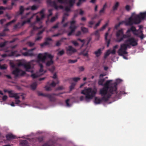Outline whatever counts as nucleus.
Returning a JSON list of instances; mask_svg holds the SVG:
<instances>
[{
  "label": "nucleus",
  "mask_w": 146,
  "mask_h": 146,
  "mask_svg": "<svg viewBox=\"0 0 146 146\" xmlns=\"http://www.w3.org/2000/svg\"><path fill=\"white\" fill-rule=\"evenodd\" d=\"M112 81L111 80H108L106 81L104 85L103 88L108 90L110 92H112L115 93V97L119 98L122 94H125V92L123 91H117V83L116 82L110 85V83Z\"/></svg>",
  "instance_id": "f257e3e1"
},
{
  "label": "nucleus",
  "mask_w": 146,
  "mask_h": 146,
  "mask_svg": "<svg viewBox=\"0 0 146 146\" xmlns=\"http://www.w3.org/2000/svg\"><path fill=\"white\" fill-rule=\"evenodd\" d=\"M97 91L96 88L92 89L91 88L82 90L81 93L86 95L85 97L82 96L80 97V100L82 101L84 100L87 102H89L90 99H92L95 95Z\"/></svg>",
  "instance_id": "f03ea898"
},
{
  "label": "nucleus",
  "mask_w": 146,
  "mask_h": 146,
  "mask_svg": "<svg viewBox=\"0 0 146 146\" xmlns=\"http://www.w3.org/2000/svg\"><path fill=\"white\" fill-rule=\"evenodd\" d=\"M100 94L102 97V99L106 101H108L112 94H115L113 92H110L108 90L103 88L100 89Z\"/></svg>",
  "instance_id": "7ed1b4c3"
},
{
  "label": "nucleus",
  "mask_w": 146,
  "mask_h": 146,
  "mask_svg": "<svg viewBox=\"0 0 146 146\" xmlns=\"http://www.w3.org/2000/svg\"><path fill=\"white\" fill-rule=\"evenodd\" d=\"M47 57L49 58L50 60H53V56L47 53H45L44 56H43L42 54L41 53L39 54L37 58L38 60L44 62Z\"/></svg>",
  "instance_id": "20e7f679"
},
{
  "label": "nucleus",
  "mask_w": 146,
  "mask_h": 146,
  "mask_svg": "<svg viewBox=\"0 0 146 146\" xmlns=\"http://www.w3.org/2000/svg\"><path fill=\"white\" fill-rule=\"evenodd\" d=\"M76 21H75L72 20L70 21V26L69 27V29H70V31L68 33V35L70 36L72 35V33H74L77 27L75 25Z\"/></svg>",
  "instance_id": "39448f33"
},
{
  "label": "nucleus",
  "mask_w": 146,
  "mask_h": 146,
  "mask_svg": "<svg viewBox=\"0 0 146 146\" xmlns=\"http://www.w3.org/2000/svg\"><path fill=\"white\" fill-rule=\"evenodd\" d=\"M38 95L39 96H42L44 97H47L51 102H54L56 100V98L52 96L51 94H44L41 93L40 92H38Z\"/></svg>",
  "instance_id": "423d86ee"
},
{
  "label": "nucleus",
  "mask_w": 146,
  "mask_h": 146,
  "mask_svg": "<svg viewBox=\"0 0 146 146\" xmlns=\"http://www.w3.org/2000/svg\"><path fill=\"white\" fill-rule=\"evenodd\" d=\"M13 74L15 75L16 76H18L19 75L22 76L25 74V72L19 69L16 68L12 72Z\"/></svg>",
  "instance_id": "0eeeda50"
},
{
  "label": "nucleus",
  "mask_w": 146,
  "mask_h": 146,
  "mask_svg": "<svg viewBox=\"0 0 146 146\" xmlns=\"http://www.w3.org/2000/svg\"><path fill=\"white\" fill-rule=\"evenodd\" d=\"M125 42L126 43H129V44L133 46H136L137 45V41L133 37L128 38L125 40Z\"/></svg>",
  "instance_id": "6e6552de"
},
{
  "label": "nucleus",
  "mask_w": 146,
  "mask_h": 146,
  "mask_svg": "<svg viewBox=\"0 0 146 146\" xmlns=\"http://www.w3.org/2000/svg\"><path fill=\"white\" fill-rule=\"evenodd\" d=\"M66 53L68 55H71L77 52L76 50L71 46H69L66 48Z\"/></svg>",
  "instance_id": "1a4fd4ad"
},
{
  "label": "nucleus",
  "mask_w": 146,
  "mask_h": 146,
  "mask_svg": "<svg viewBox=\"0 0 146 146\" xmlns=\"http://www.w3.org/2000/svg\"><path fill=\"white\" fill-rule=\"evenodd\" d=\"M75 0H58L57 1L61 3L69 4L70 7L72 6L75 2Z\"/></svg>",
  "instance_id": "9d476101"
},
{
  "label": "nucleus",
  "mask_w": 146,
  "mask_h": 146,
  "mask_svg": "<svg viewBox=\"0 0 146 146\" xmlns=\"http://www.w3.org/2000/svg\"><path fill=\"white\" fill-rule=\"evenodd\" d=\"M35 49V48H33L28 50L27 51L25 52L22 53V54L25 56L32 57L35 56L33 51Z\"/></svg>",
  "instance_id": "9b49d317"
},
{
  "label": "nucleus",
  "mask_w": 146,
  "mask_h": 146,
  "mask_svg": "<svg viewBox=\"0 0 146 146\" xmlns=\"http://www.w3.org/2000/svg\"><path fill=\"white\" fill-rule=\"evenodd\" d=\"M131 31H132L134 35H136L137 36H138V34L136 33L138 32V30L136 29L135 27L133 26H131V27L130 28L128 29L127 31V33H130V32Z\"/></svg>",
  "instance_id": "f8f14e48"
},
{
  "label": "nucleus",
  "mask_w": 146,
  "mask_h": 146,
  "mask_svg": "<svg viewBox=\"0 0 146 146\" xmlns=\"http://www.w3.org/2000/svg\"><path fill=\"white\" fill-rule=\"evenodd\" d=\"M35 23H31L30 25V27H32L33 28V29L31 30L30 33L31 35V36L33 35L34 34V31H35L40 29L42 27V26H41L39 27H37L35 25Z\"/></svg>",
  "instance_id": "ddd939ff"
},
{
  "label": "nucleus",
  "mask_w": 146,
  "mask_h": 146,
  "mask_svg": "<svg viewBox=\"0 0 146 146\" xmlns=\"http://www.w3.org/2000/svg\"><path fill=\"white\" fill-rule=\"evenodd\" d=\"M126 34H124L123 33L121 37L117 40V41L119 42H121L122 41L124 38H129L131 37V34L129 33H127V31L126 33Z\"/></svg>",
  "instance_id": "4468645a"
},
{
  "label": "nucleus",
  "mask_w": 146,
  "mask_h": 146,
  "mask_svg": "<svg viewBox=\"0 0 146 146\" xmlns=\"http://www.w3.org/2000/svg\"><path fill=\"white\" fill-rule=\"evenodd\" d=\"M124 23L126 26H131L133 24H134L133 18L132 17H130L128 19V20L124 21Z\"/></svg>",
  "instance_id": "2eb2a0df"
},
{
  "label": "nucleus",
  "mask_w": 146,
  "mask_h": 146,
  "mask_svg": "<svg viewBox=\"0 0 146 146\" xmlns=\"http://www.w3.org/2000/svg\"><path fill=\"white\" fill-rule=\"evenodd\" d=\"M133 18L135 24H138L141 22V19L139 15H135Z\"/></svg>",
  "instance_id": "dca6fc26"
},
{
  "label": "nucleus",
  "mask_w": 146,
  "mask_h": 146,
  "mask_svg": "<svg viewBox=\"0 0 146 146\" xmlns=\"http://www.w3.org/2000/svg\"><path fill=\"white\" fill-rule=\"evenodd\" d=\"M123 33V29H121L118 30L116 33V36L118 39L121 37Z\"/></svg>",
  "instance_id": "f3484780"
},
{
  "label": "nucleus",
  "mask_w": 146,
  "mask_h": 146,
  "mask_svg": "<svg viewBox=\"0 0 146 146\" xmlns=\"http://www.w3.org/2000/svg\"><path fill=\"white\" fill-rule=\"evenodd\" d=\"M107 101H106L102 99V97L101 98L96 97L95 98L94 102L96 104H100L102 102H106Z\"/></svg>",
  "instance_id": "a211bd4d"
},
{
  "label": "nucleus",
  "mask_w": 146,
  "mask_h": 146,
  "mask_svg": "<svg viewBox=\"0 0 146 146\" xmlns=\"http://www.w3.org/2000/svg\"><path fill=\"white\" fill-rule=\"evenodd\" d=\"M52 40V39L50 38H46L45 39V42L40 44L41 47H43L45 46L49 45V41H50Z\"/></svg>",
  "instance_id": "6ab92c4d"
},
{
  "label": "nucleus",
  "mask_w": 146,
  "mask_h": 146,
  "mask_svg": "<svg viewBox=\"0 0 146 146\" xmlns=\"http://www.w3.org/2000/svg\"><path fill=\"white\" fill-rule=\"evenodd\" d=\"M88 52L89 49L86 48L85 49L82 50L80 52V54L83 56H86L87 58H88Z\"/></svg>",
  "instance_id": "aec40b11"
},
{
  "label": "nucleus",
  "mask_w": 146,
  "mask_h": 146,
  "mask_svg": "<svg viewBox=\"0 0 146 146\" xmlns=\"http://www.w3.org/2000/svg\"><path fill=\"white\" fill-rule=\"evenodd\" d=\"M47 2L48 5L54 7V8H57V4L55 1H52L51 0H47Z\"/></svg>",
  "instance_id": "412c9836"
},
{
  "label": "nucleus",
  "mask_w": 146,
  "mask_h": 146,
  "mask_svg": "<svg viewBox=\"0 0 146 146\" xmlns=\"http://www.w3.org/2000/svg\"><path fill=\"white\" fill-rule=\"evenodd\" d=\"M26 23V21H23L21 24L20 23H18L17 24L15 25L14 26V29H16L17 28H20L22 26H23Z\"/></svg>",
  "instance_id": "4be33fe9"
},
{
  "label": "nucleus",
  "mask_w": 146,
  "mask_h": 146,
  "mask_svg": "<svg viewBox=\"0 0 146 146\" xmlns=\"http://www.w3.org/2000/svg\"><path fill=\"white\" fill-rule=\"evenodd\" d=\"M44 31V29H43L41 31H40L37 34V37L35 38V41H38L40 40L42 38V36H39Z\"/></svg>",
  "instance_id": "5701e85b"
},
{
  "label": "nucleus",
  "mask_w": 146,
  "mask_h": 146,
  "mask_svg": "<svg viewBox=\"0 0 146 146\" xmlns=\"http://www.w3.org/2000/svg\"><path fill=\"white\" fill-rule=\"evenodd\" d=\"M119 55L121 56H123V54H126L127 53V52L124 50L122 49V48H119L118 51Z\"/></svg>",
  "instance_id": "b1692460"
},
{
  "label": "nucleus",
  "mask_w": 146,
  "mask_h": 146,
  "mask_svg": "<svg viewBox=\"0 0 146 146\" xmlns=\"http://www.w3.org/2000/svg\"><path fill=\"white\" fill-rule=\"evenodd\" d=\"M66 38H62L60 40L57 41L56 44V46H60L62 42H63L64 40H66Z\"/></svg>",
  "instance_id": "393cba45"
},
{
  "label": "nucleus",
  "mask_w": 146,
  "mask_h": 146,
  "mask_svg": "<svg viewBox=\"0 0 146 146\" xmlns=\"http://www.w3.org/2000/svg\"><path fill=\"white\" fill-rule=\"evenodd\" d=\"M24 67L26 71L28 72L30 71V70L31 69V66L29 63L25 64Z\"/></svg>",
  "instance_id": "a878e982"
},
{
  "label": "nucleus",
  "mask_w": 146,
  "mask_h": 146,
  "mask_svg": "<svg viewBox=\"0 0 146 146\" xmlns=\"http://www.w3.org/2000/svg\"><path fill=\"white\" fill-rule=\"evenodd\" d=\"M60 23L58 22L56 23V25L52 27L49 30V31L50 32H53L54 30L58 28V26L59 25Z\"/></svg>",
  "instance_id": "bb28decb"
},
{
  "label": "nucleus",
  "mask_w": 146,
  "mask_h": 146,
  "mask_svg": "<svg viewBox=\"0 0 146 146\" xmlns=\"http://www.w3.org/2000/svg\"><path fill=\"white\" fill-rule=\"evenodd\" d=\"M109 33L108 32L106 33L105 36V39L106 42L107 43V47L109 46V45L110 43V39H108L107 38V37Z\"/></svg>",
  "instance_id": "cd10ccee"
},
{
  "label": "nucleus",
  "mask_w": 146,
  "mask_h": 146,
  "mask_svg": "<svg viewBox=\"0 0 146 146\" xmlns=\"http://www.w3.org/2000/svg\"><path fill=\"white\" fill-rule=\"evenodd\" d=\"M24 11V9L23 6H21L19 7V11L17 13V15H22Z\"/></svg>",
  "instance_id": "c85d7f7f"
},
{
  "label": "nucleus",
  "mask_w": 146,
  "mask_h": 146,
  "mask_svg": "<svg viewBox=\"0 0 146 146\" xmlns=\"http://www.w3.org/2000/svg\"><path fill=\"white\" fill-rule=\"evenodd\" d=\"M6 137L8 140H10L11 139L15 138V136L12 134H8L6 135Z\"/></svg>",
  "instance_id": "c756f323"
},
{
  "label": "nucleus",
  "mask_w": 146,
  "mask_h": 146,
  "mask_svg": "<svg viewBox=\"0 0 146 146\" xmlns=\"http://www.w3.org/2000/svg\"><path fill=\"white\" fill-rule=\"evenodd\" d=\"M107 3H106L103 5V8L99 11V14L100 15H101L102 13H104L105 9L107 7Z\"/></svg>",
  "instance_id": "7c9ffc66"
},
{
  "label": "nucleus",
  "mask_w": 146,
  "mask_h": 146,
  "mask_svg": "<svg viewBox=\"0 0 146 146\" xmlns=\"http://www.w3.org/2000/svg\"><path fill=\"white\" fill-rule=\"evenodd\" d=\"M139 15L141 20L143 19L146 17V11L143 13L141 12Z\"/></svg>",
  "instance_id": "2f4dec72"
},
{
  "label": "nucleus",
  "mask_w": 146,
  "mask_h": 146,
  "mask_svg": "<svg viewBox=\"0 0 146 146\" xmlns=\"http://www.w3.org/2000/svg\"><path fill=\"white\" fill-rule=\"evenodd\" d=\"M44 17V14L42 15L40 18L38 16H36V21L37 22H39L41 20L43 19Z\"/></svg>",
  "instance_id": "473e14b6"
},
{
  "label": "nucleus",
  "mask_w": 146,
  "mask_h": 146,
  "mask_svg": "<svg viewBox=\"0 0 146 146\" xmlns=\"http://www.w3.org/2000/svg\"><path fill=\"white\" fill-rule=\"evenodd\" d=\"M20 144L21 146H27L28 142L26 140H23L20 142Z\"/></svg>",
  "instance_id": "72a5a7b5"
},
{
  "label": "nucleus",
  "mask_w": 146,
  "mask_h": 146,
  "mask_svg": "<svg viewBox=\"0 0 146 146\" xmlns=\"http://www.w3.org/2000/svg\"><path fill=\"white\" fill-rule=\"evenodd\" d=\"M94 54L96 56L98 57L101 54V48L99 49L97 51L95 52Z\"/></svg>",
  "instance_id": "f704fd0d"
},
{
  "label": "nucleus",
  "mask_w": 146,
  "mask_h": 146,
  "mask_svg": "<svg viewBox=\"0 0 146 146\" xmlns=\"http://www.w3.org/2000/svg\"><path fill=\"white\" fill-rule=\"evenodd\" d=\"M119 3L118 2H116L113 7V11H115L117 10L119 6Z\"/></svg>",
  "instance_id": "c9c22d12"
},
{
  "label": "nucleus",
  "mask_w": 146,
  "mask_h": 146,
  "mask_svg": "<svg viewBox=\"0 0 146 146\" xmlns=\"http://www.w3.org/2000/svg\"><path fill=\"white\" fill-rule=\"evenodd\" d=\"M54 63L53 60H50L48 61L46 63V65L47 66H49L53 64Z\"/></svg>",
  "instance_id": "e433bc0d"
},
{
  "label": "nucleus",
  "mask_w": 146,
  "mask_h": 146,
  "mask_svg": "<svg viewBox=\"0 0 146 146\" xmlns=\"http://www.w3.org/2000/svg\"><path fill=\"white\" fill-rule=\"evenodd\" d=\"M105 81V78L100 79L98 82V84L99 85L103 86V83Z\"/></svg>",
  "instance_id": "4c0bfd02"
},
{
  "label": "nucleus",
  "mask_w": 146,
  "mask_h": 146,
  "mask_svg": "<svg viewBox=\"0 0 146 146\" xmlns=\"http://www.w3.org/2000/svg\"><path fill=\"white\" fill-rule=\"evenodd\" d=\"M8 43V41H5L3 42H2L0 43V47L2 48L4 47Z\"/></svg>",
  "instance_id": "58836bf2"
},
{
  "label": "nucleus",
  "mask_w": 146,
  "mask_h": 146,
  "mask_svg": "<svg viewBox=\"0 0 146 146\" xmlns=\"http://www.w3.org/2000/svg\"><path fill=\"white\" fill-rule=\"evenodd\" d=\"M37 86V84L36 82L33 83L31 86V88L33 90H35Z\"/></svg>",
  "instance_id": "ea45409f"
},
{
  "label": "nucleus",
  "mask_w": 146,
  "mask_h": 146,
  "mask_svg": "<svg viewBox=\"0 0 146 146\" xmlns=\"http://www.w3.org/2000/svg\"><path fill=\"white\" fill-rule=\"evenodd\" d=\"M81 30L84 33H86L88 32V29L87 28L85 27H82L81 28Z\"/></svg>",
  "instance_id": "a19ab883"
},
{
  "label": "nucleus",
  "mask_w": 146,
  "mask_h": 146,
  "mask_svg": "<svg viewBox=\"0 0 146 146\" xmlns=\"http://www.w3.org/2000/svg\"><path fill=\"white\" fill-rule=\"evenodd\" d=\"M26 44L29 47H32L35 44V43L31 41H28L27 42Z\"/></svg>",
  "instance_id": "79ce46f5"
},
{
  "label": "nucleus",
  "mask_w": 146,
  "mask_h": 146,
  "mask_svg": "<svg viewBox=\"0 0 146 146\" xmlns=\"http://www.w3.org/2000/svg\"><path fill=\"white\" fill-rule=\"evenodd\" d=\"M120 48H122L123 50H124L126 51L127 50V47H126V45H125V44H121V47Z\"/></svg>",
  "instance_id": "37998d69"
},
{
  "label": "nucleus",
  "mask_w": 146,
  "mask_h": 146,
  "mask_svg": "<svg viewBox=\"0 0 146 146\" xmlns=\"http://www.w3.org/2000/svg\"><path fill=\"white\" fill-rule=\"evenodd\" d=\"M15 93L13 92L12 90H10V91L9 92V96L10 98H13L14 96L15 95Z\"/></svg>",
  "instance_id": "c03bdc74"
},
{
  "label": "nucleus",
  "mask_w": 146,
  "mask_h": 146,
  "mask_svg": "<svg viewBox=\"0 0 146 146\" xmlns=\"http://www.w3.org/2000/svg\"><path fill=\"white\" fill-rule=\"evenodd\" d=\"M108 25V23H106L105 25H103L102 27L99 29V30L101 31H102L104 29L106 28L107 27Z\"/></svg>",
  "instance_id": "a18cd8bd"
},
{
  "label": "nucleus",
  "mask_w": 146,
  "mask_h": 146,
  "mask_svg": "<svg viewBox=\"0 0 146 146\" xmlns=\"http://www.w3.org/2000/svg\"><path fill=\"white\" fill-rule=\"evenodd\" d=\"M102 19H100L98 22L95 25V26L94 27V29H96L97 28L99 25L101 23Z\"/></svg>",
  "instance_id": "49530a36"
},
{
  "label": "nucleus",
  "mask_w": 146,
  "mask_h": 146,
  "mask_svg": "<svg viewBox=\"0 0 146 146\" xmlns=\"http://www.w3.org/2000/svg\"><path fill=\"white\" fill-rule=\"evenodd\" d=\"M16 21V19H14L13 20H12V21L7 23L6 24V26H8L9 25L11 24L12 23H13L15 22Z\"/></svg>",
  "instance_id": "de8ad7c7"
},
{
  "label": "nucleus",
  "mask_w": 146,
  "mask_h": 146,
  "mask_svg": "<svg viewBox=\"0 0 146 146\" xmlns=\"http://www.w3.org/2000/svg\"><path fill=\"white\" fill-rule=\"evenodd\" d=\"M94 21H89L88 26L89 27L92 28V25L94 24Z\"/></svg>",
  "instance_id": "09e8293b"
},
{
  "label": "nucleus",
  "mask_w": 146,
  "mask_h": 146,
  "mask_svg": "<svg viewBox=\"0 0 146 146\" xmlns=\"http://www.w3.org/2000/svg\"><path fill=\"white\" fill-rule=\"evenodd\" d=\"M76 85V84L74 83H72L70 86V90H72L74 88V87Z\"/></svg>",
  "instance_id": "8fccbe9b"
},
{
  "label": "nucleus",
  "mask_w": 146,
  "mask_h": 146,
  "mask_svg": "<svg viewBox=\"0 0 146 146\" xmlns=\"http://www.w3.org/2000/svg\"><path fill=\"white\" fill-rule=\"evenodd\" d=\"M123 23H124V21L119 22L118 24L115 25V29H117L119 27L120 25L123 24Z\"/></svg>",
  "instance_id": "3c124183"
},
{
  "label": "nucleus",
  "mask_w": 146,
  "mask_h": 146,
  "mask_svg": "<svg viewBox=\"0 0 146 146\" xmlns=\"http://www.w3.org/2000/svg\"><path fill=\"white\" fill-rule=\"evenodd\" d=\"M110 54V51L109 50H108L106 52V53L105 54L104 56V58H106Z\"/></svg>",
  "instance_id": "603ef678"
},
{
  "label": "nucleus",
  "mask_w": 146,
  "mask_h": 146,
  "mask_svg": "<svg viewBox=\"0 0 146 146\" xmlns=\"http://www.w3.org/2000/svg\"><path fill=\"white\" fill-rule=\"evenodd\" d=\"M77 61V60L76 59L75 60H68V62L69 63H74Z\"/></svg>",
  "instance_id": "864d4df0"
},
{
  "label": "nucleus",
  "mask_w": 146,
  "mask_h": 146,
  "mask_svg": "<svg viewBox=\"0 0 146 146\" xmlns=\"http://www.w3.org/2000/svg\"><path fill=\"white\" fill-rule=\"evenodd\" d=\"M79 77H74L72 78L73 81L75 82H77L80 80Z\"/></svg>",
  "instance_id": "5fc2aeb1"
},
{
  "label": "nucleus",
  "mask_w": 146,
  "mask_h": 146,
  "mask_svg": "<svg viewBox=\"0 0 146 146\" xmlns=\"http://www.w3.org/2000/svg\"><path fill=\"white\" fill-rule=\"evenodd\" d=\"M64 53V50H61L60 51H59L58 53V55H59L60 56H62L63 55Z\"/></svg>",
  "instance_id": "6e6d98bb"
},
{
  "label": "nucleus",
  "mask_w": 146,
  "mask_h": 146,
  "mask_svg": "<svg viewBox=\"0 0 146 146\" xmlns=\"http://www.w3.org/2000/svg\"><path fill=\"white\" fill-rule=\"evenodd\" d=\"M86 0H79V1L77 3V6H80L82 2L85 1Z\"/></svg>",
  "instance_id": "4d7b16f0"
},
{
  "label": "nucleus",
  "mask_w": 146,
  "mask_h": 146,
  "mask_svg": "<svg viewBox=\"0 0 146 146\" xmlns=\"http://www.w3.org/2000/svg\"><path fill=\"white\" fill-rule=\"evenodd\" d=\"M15 94L13 98H14L15 100L19 99L20 98L19 96L18 95V93H15Z\"/></svg>",
  "instance_id": "13d9d810"
},
{
  "label": "nucleus",
  "mask_w": 146,
  "mask_h": 146,
  "mask_svg": "<svg viewBox=\"0 0 146 146\" xmlns=\"http://www.w3.org/2000/svg\"><path fill=\"white\" fill-rule=\"evenodd\" d=\"M57 18V15H56L55 16L52 17L50 20V22H53Z\"/></svg>",
  "instance_id": "bf43d9fd"
},
{
  "label": "nucleus",
  "mask_w": 146,
  "mask_h": 146,
  "mask_svg": "<svg viewBox=\"0 0 146 146\" xmlns=\"http://www.w3.org/2000/svg\"><path fill=\"white\" fill-rule=\"evenodd\" d=\"M17 52V51H14L11 52L9 56H12L15 55V54L16 52Z\"/></svg>",
  "instance_id": "052dcab7"
},
{
  "label": "nucleus",
  "mask_w": 146,
  "mask_h": 146,
  "mask_svg": "<svg viewBox=\"0 0 146 146\" xmlns=\"http://www.w3.org/2000/svg\"><path fill=\"white\" fill-rule=\"evenodd\" d=\"M72 42L75 46H78L79 45L78 43L76 41H72Z\"/></svg>",
  "instance_id": "680f3d73"
},
{
  "label": "nucleus",
  "mask_w": 146,
  "mask_h": 146,
  "mask_svg": "<svg viewBox=\"0 0 146 146\" xmlns=\"http://www.w3.org/2000/svg\"><path fill=\"white\" fill-rule=\"evenodd\" d=\"M55 67L54 66H52L51 68L49 69V70L52 73H53L54 71Z\"/></svg>",
  "instance_id": "e2e57ef3"
},
{
  "label": "nucleus",
  "mask_w": 146,
  "mask_h": 146,
  "mask_svg": "<svg viewBox=\"0 0 146 146\" xmlns=\"http://www.w3.org/2000/svg\"><path fill=\"white\" fill-rule=\"evenodd\" d=\"M6 34L4 31H3L1 33H0V36H6Z\"/></svg>",
  "instance_id": "0e129e2a"
},
{
  "label": "nucleus",
  "mask_w": 146,
  "mask_h": 146,
  "mask_svg": "<svg viewBox=\"0 0 146 146\" xmlns=\"http://www.w3.org/2000/svg\"><path fill=\"white\" fill-rule=\"evenodd\" d=\"M31 76L33 79H35L38 77V76L35 74H33L31 75Z\"/></svg>",
  "instance_id": "69168bd1"
},
{
  "label": "nucleus",
  "mask_w": 146,
  "mask_h": 146,
  "mask_svg": "<svg viewBox=\"0 0 146 146\" xmlns=\"http://www.w3.org/2000/svg\"><path fill=\"white\" fill-rule=\"evenodd\" d=\"M57 8H55L56 10H58L59 9H64V7L62 5H60L59 6H58L57 5Z\"/></svg>",
  "instance_id": "338daca9"
},
{
  "label": "nucleus",
  "mask_w": 146,
  "mask_h": 146,
  "mask_svg": "<svg viewBox=\"0 0 146 146\" xmlns=\"http://www.w3.org/2000/svg\"><path fill=\"white\" fill-rule=\"evenodd\" d=\"M67 19V18L65 17V16H64L63 17L62 19V20L60 23L61 24H62L65 21L66 19Z\"/></svg>",
  "instance_id": "774afa93"
}]
</instances>
